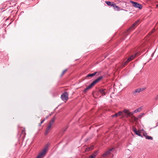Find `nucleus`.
Here are the masks:
<instances>
[{"label": "nucleus", "mask_w": 158, "mask_h": 158, "mask_svg": "<svg viewBox=\"0 0 158 158\" xmlns=\"http://www.w3.org/2000/svg\"><path fill=\"white\" fill-rule=\"evenodd\" d=\"M50 145V144L48 143L44 147V148L40 152L35 158H44L45 156L48 151V148Z\"/></svg>", "instance_id": "1"}, {"label": "nucleus", "mask_w": 158, "mask_h": 158, "mask_svg": "<svg viewBox=\"0 0 158 158\" xmlns=\"http://www.w3.org/2000/svg\"><path fill=\"white\" fill-rule=\"evenodd\" d=\"M141 109V107H140L137 109L135 110L133 112H129L128 110L127 109H125L123 110V112L126 114L127 117L130 116L132 115L134 113H136L139 111V110Z\"/></svg>", "instance_id": "2"}, {"label": "nucleus", "mask_w": 158, "mask_h": 158, "mask_svg": "<svg viewBox=\"0 0 158 158\" xmlns=\"http://www.w3.org/2000/svg\"><path fill=\"white\" fill-rule=\"evenodd\" d=\"M130 2L132 4L134 7L137 8H138L140 9H142L143 7L142 6L138 3L134 2L132 1H130Z\"/></svg>", "instance_id": "4"}, {"label": "nucleus", "mask_w": 158, "mask_h": 158, "mask_svg": "<svg viewBox=\"0 0 158 158\" xmlns=\"http://www.w3.org/2000/svg\"><path fill=\"white\" fill-rule=\"evenodd\" d=\"M103 78V77L102 76H101L99 77L98 78L95 79V80L96 81V82L97 83L100 81Z\"/></svg>", "instance_id": "15"}, {"label": "nucleus", "mask_w": 158, "mask_h": 158, "mask_svg": "<svg viewBox=\"0 0 158 158\" xmlns=\"http://www.w3.org/2000/svg\"><path fill=\"white\" fill-rule=\"evenodd\" d=\"M132 131L135 134L137 133L138 131L137 130V129L136 128H134Z\"/></svg>", "instance_id": "25"}, {"label": "nucleus", "mask_w": 158, "mask_h": 158, "mask_svg": "<svg viewBox=\"0 0 158 158\" xmlns=\"http://www.w3.org/2000/svg\"><path fill=\"white\" fill-rule=\"evenodd\" d=\"M136 55H134L131 56L129 57L127 59V60L129 62L130 61H131L135 57Z\"/></svg>", "instance_id": "12"}, {"label": "nucleus", "mask_w": 158, "mask_h": 158, "mask_svg": "<svg viewBox=\"0 0 158 158\" xmlns=\"http://www.w3.org/2000/svg\"><path fill=\"white\" fill-rule=\"evenodd\" d=\"M97 83L96 81L95 80H94L89 85L90 86V87L92 88V87L94 86Z\"/></svg>", "instance_id": "21"}, {"label": "nucleus", "mask_w": 158, "mask_h": 158, "mask_svg": "<svg viewBox=\"0 0 158 158\" xmlns=\"http://www.w3.org/2000/svg\"><path fill=\"white\" fill-rule=\"evenodd\" d=\"M95 157L93 156L92 154H91L89 156V158H94Z\"/></svg>", "instance_id": "31"}, {"label": "nucleus", "mask_w": 158, "mask_h": 158, "mask_svg": "<svg viewBox=\"0 0 158 158\" xmlns=\"http://www.w3.org/2000/svg\"><path fill=\"white\" fill-rule=\"evenodd\" d=\"M156 5V7H158V4Z\"/></svg>", "instance_id": "36"}, {"label": "nucleus", "mask_w": 158, "mask_h": 158, "mask_svg": "<svg viewBox=\"0 0 158 158\" xmlns=\"http://www.w3.org/2000/svg\"><path fill=\"white\" fill-rule=\"evenodd\" d=\"M68 93L67 92H65L61 95V98L63 101L66 102L68 99Z\"/></svg>", "instance_id": "3"}, {"label": "nucleus", "mask_w": 158, "mask_h": 158, "mask_svg": "<svg viewBox=\"0 0 158 158\" xmlns=\"http://www.w3.org/2000/svg\"><path fill=\"white\" fill-rule=\"evenodd\" d=\"M26 134V133L25 131V129L23 128V129L21 131V134L20 135L19 137H20L22 136L23 139H24Z\"/></svg>", "instance_id": "9"}, {"label": "nucleus", "mask_w": 158, "mask_h": 158, "mask_svg": "<svg viewBox=\"0 0 158 158\" xmlns=\"http://www.w3.org/2000/svg\"><path fill=\"white\" fill-rule=\"evenodd\" d=\"M105 2L106 3L108 6H114V3L113 2H110V1H105Z\"/></svg>", "instance_id": "11"}, {"label": "nucleus", "mask_w": 158, "mask_h": 158, "mask_svg": "<svg viewBox=\"0 0 158 158\" xmlns=\"http://www.w3.org/2000/svg\"><path fill=\"white\" fill-rule=\"evenodd\" d=\"M98 151H95L94 152H93V154H92L94 156L96 157V156L98 154Z\"/></svg>", "instance_id": "23"}, {"label": "nucleus", "mask_w": 158, "mask_h": 158, "mask_svg": "<svg viewBox=\"0 0 158 158\" xmlns=\"http://www.w3.org/2000/svg\"><path fill=\"white\" fill-rule=\"evenodd\" d=\"M128 158H130V157H128Z\"/></svg>", "instance_id": "39"}, {"label": "nucleus", "mask_w": 158, "mask_h": 158, "mask_svg": "<svg viewBox=\"0 0 158 158\" xmlns=\"http://www.w3.org/2000/svg\"><path fill=\"white\" fill-rule=\"evenodd\" d=\"M135 120H137V118H135Z\"/></svg>", "instance_id": "37"}, {"label": "nucleus", "mask_w": 158, "mask_h": 158, "mask_svg": "<svg viewBox=\"0 0 158 158\" xmlns=\"http://www.w3.org/2000/svg\"><path fill=\"white\" fill-rule=\"evenodd\" d=\"M51 126H50V125H49L46 128V130L49 131L51 128Z\"/></svg>", "instance_id": "28"}, {"label": "nucleus", "mask_w": 158, "mask_h": 158, "mask_svg": "<svg viewBox=\"0 0 158 158\" xmlns=\"http://www.w3.org/2000/svg\"><path fill=\"white\" fill-rule=\"evenodd\" d=\"M45 120V119H44L42 120L40 122V123L39 124V125L40 126H41V124L44 123V121Z\"/></svg>", "instance_id": "29"}, {"label": "nucleus", "mask_w": 158, "mask_h": 158, "mask_svg": "<svg viewBox=\"0 0 158 158\" xmlns=\"http://www.w3.org/2000/svg\"><path fill=\"white\" fill-rule=\"evenodd\" d=\"M132 25V27H136L137 26L136 25L135 23H134Z\"/></svg>", "instance_id": "33"}, {"label": "nucleus", "mask_w": 158, "mask_h": 158, "mask_svg": "<svg viewBox=\"0 0 158 158\" xmlns=\"http://www.w3.org/2000/svg\"><path fill=\"white\" fill-rule=\"evenodd\" d=\"M92 149V148H88L86 149L85 151H89Z\"/></svg>", "instance_id": "30"}, {"label": "nucleus", "mask_w": 158, "mask_h": 158, "mask_svg": "<svg viewBox=\"0 0 158 158\" xmlns=\"http://www.w3.org/2000/svg\"><path fill=\"white\" fill-rule=\"evenodd\" d=\"M140 92L139 88L135 89V91L133 92V94L134 96L136 95V93H139Z\"/></svg>", "instance_id": "18"}, {"label": "nucleus", "mask_w": 158, "mask_h": 158, "mask_svg": "<svg viewBox=\"0 0 158 158\" xmlns=\"http://www.w3.org/2000/svg\"><path fill=\"white\" fill-rule=\"evenodd\" d=\"M123 112L124 113V112H123V111H119L117 113H115L114 114L112 115L111 116L112 118H114V117H117L118 116L121 115Z\"/></svg>", "instance_id": "10"}, {"label": "nucleus", "mask_w": 158, "mask_h": 158, "mask_svg": "<svg viewBox=\"0 0 158 158\" xmlns=\"http://www.w3.org/2000/svg\"><path fill=\"white\" fill-rule=\"evenodd\" d=\"M55 119V116H54L52 119L50 120L49 125H50L51 126L52 124L53 123Z\"/></svg>", "instance_id": "14"}, {"label": "nucleus", "mask_w": 158, "mask_h": 158, "mask_svg": "<svg viewBox=\"0 0 158 158\" xmlns=\"http://www.w3.org/2000/svg\"><path fill=\"white\" fill-rule=\"evenodd\" d=\"M141 132H140V131H138L137 133L136 134H135L136 135H138V136L141 137H143V134L142 135L141 134Z\"/></svg>", "instance_id": "22"}, {"label": "nucleus", "mask_w": 158, "mask_h": 158, "mask_svg": "<svg viewBox=\"0 0 158 158\" xmlns=\"http://www.w3.org/2000/svg\"><path fill=\"white\" fill-rule=\"evenodd\" d=\"M48 133H49V131H47L46 130L45 131V135H47L48 134Z\"/></svg>", "instance_id": "32"}, {"label": "nucleus", "mask_w": 158, "mask_h": 158, "mask_svg": "<svg viewBox=\"0 0 158 158\" xmlns=\"http://www.w3.org/2000/svg\"><path fill=\"white\" fill-rule=\"evenodd\" d=\"M67 69H66L64 70L61 73V74L60 75L61 77H62L64 74V73L67 71Z\"/></svg>", "instance_id": "24"}, {"label": "nucleus", "mask_w": 158, "mask_h": 158, "mask_svg": "<svg viewBox=\"0 0 158 158\" xmlns=\"http://www.w3.org/2000/svg\"><path fill=\"white\" fill-rule=\"evenodd\" d=\"M68 128V127H66L63 128L61 130V132L62 134H64V132L66 131Z\"/></svg>", "instance_id": "19"}, {"label": "nucleus", "mask_w": 158, "mask_h": 158, "mask_svg": "<svg viewBox=\"0 0 158 158\" xmlns=\"http://www.w3.org/2000/svg\"><path fill=\"white\" fill-rule=\"evenodd\" d=\"M91 88H92L90 87V86L89 85L87 87H86V88H85V89L84 90V91H83V92H84V93H85L87 92V91L88 89H91Z\"/></svg>", "instance_id": "17"}, {"label": "nucleus", "mask_w": 158, "mask_h": 158, "mask_svg": "<svg viewBox=\"0 0 158 158\" xmlns=\"http://www.w3.org/2000/svg\"><path fill=\"white\" fill-rule=\"evenodd\" d=\"M101 72H94L92 73H89L87 75V76L86 77V78H88V77H93L95 76V75L96 76H98L100 73Z\"/></svg>", "instance_id": "6"}, {"label": "nucleus", "mask_w": 158, "mask_h": 158, "mask_svg": "<svg viewBox=\"0 0 158 158\" xmlns=\"http://www.w3.org/2000/svg\"><path fill=\"white\" fill-rule=\"evenodd\" d=\"M114 149V148H112L111 149H110L108 151H106L104 153L103 155V157H105L109 155L110 154L111 152Z\"/></svg>", "instance_id": "8"}, {"label": "nucleus", "mask_w": 158, "mask_h": 158, "mask_svg": "<svg viewBox=\"0 0 158 158\" xmlns=\"http://www.w3.org/2000/svg\"><path fill=\"white\" fill-rule=\"evenodd\" d=\"M139 20H138L134 23L135 24V25H136L137 26H138L139 24Z\"/></svg>", "instance_id": "27"}, {"label": "nucleus", "mask_w": 158, "mask_h": 158, "mask_svg": "<svg viewBox=\"0 0 158 158\" xmlns=\"http://www.w3.org/2000/svg\"><path fill=\"white\" fill-rule=\"evenodd\" d=\"M48 116H46V117L45 118V120L46 119H47L48 118Z\"/></svg>", "instance_id": "35"}, {"label": "nucleus", "mask_w": 158, "mask_h": 158, "mask_svg": "<svg viewBox=\"0 0 158 158\" xmlns=\"http://www.w3.org/2000/svg\"><path fill=\"white\" fill-rule=\"evenodd\" d=\"M143 136L145 137L147 139H150L151 140H152L153 139L152 137L148 136L147 135V133L145 132L143 133Z\"/></svg>", "instance_id": "7"}, {"label": "nucleus", "mask_w": 158, "mask_h": 158, "mask_svg": "<svg viewBox=\"0 0 158 158\" xmlns=\"http://www.w3.org/2000/svg\"><path fill=\"white\" fill-rule=\"evenodd\" d=\"M107 91L106 89L101 88L98 90V92L100 93L102 95L105 96L107 93Z\"/></svg>", "instance_id": "5"}, {"label": "nucleus", "mask_w": 158, "mask_h": 158, "mask_svg": "<svg viewBox=\"0 0 158 158\" xmlns=\"http://www.w3.org/2000/svg\"><path fill=\"white\" fill-rule=\"evenodd\" d=\"M129 62L127 60L125 62L123 63L121 65L122 67H124Z\"/></svg>", "instance_id": "20"}, {"label": "nucleus", "mask_w": 158, "mask_h": 158, "mask_svg": "<svg viewBox=\"0 0 158 158\" xmlns=\"http://www.w3.org/2000/svg\"><path fill=\"white\" fill-rule=\"evenodd\" d=\"M139 131H140V132H141L142 131H144V130L143 129H142L140 130H139Z\"/></svg>", "instance_id": "34"}, {"label": "nucleus", "mask_w": 158, "mask_h": 158, "mask_svg": "<svg viewBox=\"0 0 158 158\" xmlns=\"http://www.w3.org/2000/svg\"><path fill=\"white\" fill-rule=\"evenodd\" d=\"M146 88L145 87H143L141 88H139V90L140 92L142 91H143L145 90L146 89Z\"/></svg>", "instance_id": "26"}, {"label": "nucleus", "mask_w": 158, "mask_h": 158, "mask_svg": "<svg viewBox=\"0 0 158 158\" xmlns=\"http://www.w3.org/2000/svg\"><path fill=\"white\" fill-rule=\"evenodd\" d=\"M135 27H132V25L127 30V32H129L134 30Z\"/></svg>", "instance_id": "16"}, {"label": "nucleus", "mask_w": 158, "mask_h": 158, "mask_svg": "<svg viewBox=\"0 0 158 158\" xmlns=\"http://www.w3.org/2000/svg\"><path fill=\"white\" fill-rule=\"evenodd\" d=\"M114 5L113 6L114 9L118 11H120L121 9H120V8L118 6H116V4L114 3Z\"/></svg>", "instance_id": "13"}, {"label": "nucleus", "mask_w": 158, "mask_h": 158, "mask_svg": "<svg viewBox=\"0 0 158 158\" xmlns=\"http://www.w3.org/2000/svg\"><path fill=\"white\" fill-rule=\"evenodd\" d=\"M156 97L157 98H158V94L157 95Z\"/></svg>", "instance_id": "38"}]
</instances>
